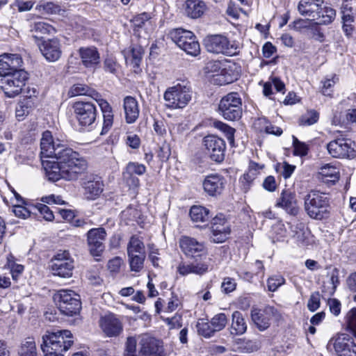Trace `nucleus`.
I'll return each instance as SVG.
<instances>
[{
  "instance_id": "6ab92c4d",
  "label": "nucleus",
  "mask_w": 356,
  "mask_h": 356,
  "mask_svg": "<svg viewBox=\"0 0 356 356\" xmlns=\"http://www.w3.org/2000/svg\"><path fill=\"white\" fill-rule=\"evenodd\" d=\"M99 326L103 333L108 337H116L123 330V325L118 316L108 314L99 319Z\"/></svg>"
},
{
  "instance_id": "3c124183",
  "label": "nucleus",
  "mask_w": 356,
  "mask_h": 356,
  "mask_svg": "<svg viewBox=\"0 0 356 356\" xmlns=\"http://www.w3.org/2000/svg\"><path fill=\"white\" fill-rule=\"evenodd\" d=\"M213 126L216 129L224 132L229 140H234L235 129L220 121L213 122Z\"/></svg>"
},
{
  "instance_id": "9b49d317",
  "label": "nucleus",
  "mask_w": 356,
  "mask_h": 356,
  "mask_svg": "<svg viewBox=\"0 0 356 356\" xmlns=\"http://www.w3.org/2000/svg\"><path fill=\"white\" fill-rule=\"evenodd\" d=\"M329 351L338 356H356V344L348 334H340L332 338L327 344Z\"/></svg>"
},
{
  "instance_id": "69168bd1",
  "label": "nucleus",
  "mask_w": 356,
  "mask_h": 356,
  "mask_svg": "<svg viewBox=\"0 0 356 356\" xmlns=\"http://www.w3.org/2000/svg\"><path fill=\"white\" fill-rule=\"evenodd\" d=\"M181 302L177 296L172 293L171 298H169L168 306L165 308L166 312H172L175 311L180 305Z\"/></svg>"
},
{
  "instance_id": "052dcab7",
  "label": "nucleus",
  "mask_w": 356,
  "mask_h": 356,
  "mask_svg": "<svg viewBox=\"0 0 356 356\" xmlns=\"http://www.w3.org/2000/svg\"><path fill=\"white\" fill-rule=\"evenodd\" d=\"M123 264L122 259L120 257H115L110 259L108 262V269L111 273H118Z\"/></svg>"
},
{
  "instance_id": "4d7b16f0",
  "label": "nucleus",
  "mask_w": 356,
  "mask_h": 356,
  "mask_svg": "<svg viewBox=\"0 0 356 356\" xmlns=\"http://www.w3.org/2000/svg\"><path fill=\"white\" fill-rule=\"evenodd\" d=\"M320 307V294L318 292L314 293L311 295L308 302L307 308L311 312H315Z\"/></svg>"
},
{
  "instance_id": "f257e3e1",
  "label": "nucleus",
  "mask_w": 356,
  "mask_h": 356,
  "mask_svg": "<svg viewBox=\"0 0 356 356\" xmlns=\"http://www.w3.org/2000/svg\"><path fill=\"white\" fill-rule=\"evenodd\" d=\"M40 149L42 166L49 181L76 180L87 169L86 161L60 140L55 141L49 131L42 134Z\"/></svg>"
},
{
  "instance_id": "7c9ffc66",
  "label": "nucleus",
  "mask_w": 356,
  "mask_h": 356,
  "mask_svg": "<svg viewBox=\"0 0 356 356\" xmlns=\"http://www.w3.org/2000/svg\"><path fill=\"white\" fill-rule=\"evenodd\" d=\"M97 102L102 110L104 118L103 127L101 134H105L111 129L113 124L112 108L107 101L101 97L97 101Z\"/></svg>"
},
{
  "instance_id": "8fccbe9b",
  "label": "nucleus",
  "mask_w": 356,
  "mask_h": 356,
  "mask_svg": "<svg viewBox=\"0 0 356 356\" xmlns=\"http://www.w3.org/2000/svg\"><path fill=\"white\" fill-rule=\"evenodd\" d=\"M143 54V49L140 46H134L131 49V64L134 67H138Z\"/></svg>"
},
{
  "instance_id": "e2e57ef3",
  "label": "nucleus",
  "mask_w": 356,
  "mask_h": 356,
  "mask_svg": "<svg viewBox=\"0 0 356 356\" xmlns=\"http://www.w3.org/2000/svg\"><path fill=\"white\" fill-rule=\"evenodd\" d=\"M263 187L269 192H273L277 188V184L273 176H268L264 181Z\"/></svg>"
},
{
  "instance_id": "de8ad7c7",
  "label": "nucleus",
  "mask_w": 356,
  "mask_h": 356,
  "mask_svg": "<svg viewBox=\"0 0 356 356\" xmlns=\"http://www.w3.org/2000/svg\"><path fill=\"white\" fill-rule=\"evenodd\" d=\"M293 154L296 156H304L308 153V146L305 143L300 141L296 136H293Z\"/></svg>"
},
{
  "instance_id": "aec40b11",
  "label": "nucleus",
  "mask_w": 356,
  "mask_h": 356,
  "mask_svg": "<svg viewBox=\"0 0 356 356\" xmlns=\"http://www.w3.org/2000/svg\"><path fill=\"white\" fill-rule=\"evenodd\" d=\"M38 47L42 56L49 62L58 60L62 55V45L58 38L43 40Z\"/></svg>"
},
{
  "instance_id": "c85d7f7f",
  "label": "nucleus",
  "mask_w": 356,
  "mask_h": 356,
  "mask_svg": "<svg viewBox=\"0 0 356 356\" xmlns=\"http://www.w3.org/2000/svg\"><path fill=\"white\" fill-rule=\"evenodd\" d=\"M321 6H323V0H300L298 10L300 15L310 17L312 21L314 17L318 16L317 12Z\"/></svg>"
},
{
  "instance_id": "e433bc0d",
  "label": "nucleus",
  "mask_w": 356,
  "mask_h": 356,
  "mask_svg": "<svg viewBox=\"0 0 356 356\" xmlns=\"http://www.w3.org/2000/svg\"><path fill=\"white\" fill-rule=\"evenodd\" d=\"M31 31L36 33L33 37L40 38L42 35L50 34L55 31L54 28L43 21L34 22L31 25Z\"/></svg>"
},
{
  "instance_id": "f8f14e48",
  "label": "nucleus",
  "mask_w": 356,
  "mask_h": 356,
  "mask_svg": "<svg viewBox=\"0 0 356 356\" xmlns=\"http://www.w3.org/2000/svg\"><path fill=\"white\" fill-rule=\"evenodd\" d=\"M75 118L81 127L91 126L97 118L96 106L90 102L79 101L73 104Z\"/></svg>"
},
{
  "instance_id": "58836bf2",
  "label": "nucleus",
  "mask_w": 356,
  "mask_h": 356,
  "mask_svg": "<svg viewBox=\"0 0 356 356\" xmlns=\"http://www.w3.org/2000/svg\"><path fill=\"white\" fill-rule=\"evenodd\" d=\"M212 236H211L214 243L224 242L230 233V227H219L215 225L211 227Z\"/></svg>"
},
{
  "instance_id": "4468645a",
  "label": "nucleus",
  "mask_w": 356,
  "mask_h": 356,
  "mask_svg": "<svg viewBox=\"0 0 356 356\" xmlns=\"http://www.w3.org/2000/svg\"><path fill=\"white\" fill-rule=\"evenodd\" d=\"M51 270L53 274L67 278L72 275L74 260L68 251L58 252L51 260Z\"/></svg>"
},
{
  "instance_id": "1a4fd4ad",
  "label": "nucleus",
  "mask_w": 356,
  "mask_h": 356,
  "mask_svg": "<svg viewBox=\"0 0 356 356\" xmlns=\"http://www.w3.org/2000/svg\"><path fill=\"white\" fill-rule=\"evenodd\" d=\"M27 78L25 71L21 69L14 71L1 79V88L6 97H14L21 92Z\"/></svg>"
},
{
  "instance_id": "774afa93",
  "label": "nucleus",
  "mask_w": 356,
  "mask_h": 356,
  "mask_svg": "<svg viewBox=\"0 0 356 356\" xmlns=\"http://www.w3.org/2000/svg\"><path fill=\"white\" fill-rule=\"evenodd\" d=\"M123 178L130 188H136L139 185V179L133 175H127L126 172L122 173Z\"/></svg>"
},
{
  "instance_id": "39448f33",
  "label": "nucleus",
  "mask_w": 356,
  "mask_h": 356,
  "mask_svg": "<svg viewBox=\"0 0 356 356\" xmlns=\"http://www.w3.org/2000/svg\"><path fill=\"white\" fill-rule=\"evenodd\" d=\"M166 106L170 108H183L191 100L192 90L190 86L178 83L168 88L163 95Z\"/></svg>"
},
{
  "instance_id": "a18cd8bd",
  "label": "nucleus",
  "mask_w": 356,
  "mask_h": 356,
  "mask_svg": "<svg viewBox=\"0 0 356 356\" xmlns=\"http://www.w3.org/2000/svg\"><path fill=\"white\" fill-rule=\"evenodd\" d=\"M347 330L356 337V308L351 309L346 314Z\"/></svg>"
},
{
  "instance_id": "09e8293b",
  "label": "nucleus",
  "mask_w": 356,
  "mask_h": 356,
  "mask_svg": "<svg viewBox=\"0 0 356 356\" xmlns=\"http://www.w3.org/2000/svg\"><path fill=\"white\" fill-rule=\"evenodd\" d=\"M319 173L323 177L331 178L330 181H334L338 179L339 172L337 169L330 164H326L321 167Z\"/></svg>"
},
{
  "instance_id": "49530a36",
  "label": "nucleus",
  "mask_w": 356,
  "mask_h": 356,
  "mask_svg": "<svg viewBox=\"0 0 356 356\" xmlns=\"http://www.w3.org/2000/svg\"><path fill=\"white\" fill-rule=\"evenodd\" d=\"M146 171V167L140 163L136 162H129L124 170V172H126L127 175H142Z\"/></svg>"
},
{
  "instance_id": "ea45409f",
  "label": "nucleus",
  "mask_w": 356,
  "mask_h": 356,
  "mask_svg": "<svg viewBox=\"0 0 356 356\" xmlns=\"http://www.w3.org/2000/svg\"><path fill=\"white\" fill-rule=\"evenodd\" d=\"M319 119V113L315 110H308L304 115H302L300 120L299 123L302 126H311L318 122Z\"/></svg>"
},
{
  "instance_id": "864d4df0",
  "label": "nucleus",
  "mask_w": 356,
  "mask_h": 356,
  "mask_svg": "<svg viewBox=\"0 0 356 356\" xmlns=\"http://www.w3.org/2000/svg\"><path fill=\"white\" fill-rule=\"evenodd\" d=\"M284 282L285 279L281 275L271 277L267 281L268 289L270 291L274 292Z\"/></svg>"
},
{
  "instance_id": "cd10ccee",
  "label": "nucleus",
  "mask_w": 356,
  "mask_h": 356,
  "mask_svg": "<svg viewBox=\"0 0 356 356\" xmlns=\"http://www.w3.org/2000/svg\"><path fill=\"white\" fill-rule=\"evenodd\" d=\"M189 215L191 220L200 227H205L212 216L209 209L200 205L191 207Z\"/></svg>"
},
{
  "instance_id": "473e14b6",
  "label": "nucleus",
  "mask_w": 356,
  "mask_h": 356,
  "mask_svg": "<svg viewBox=\"0 0 356 356\" xmlns=\"http://www.w3.org/2000/svg\"><path fill=\"white\" fill-rule=\"evenodd\" d=\"M206 4L202 0H186V13L193 18L200 17L206 10Z\"/></svg>"
},
{
  "instance_id": "2eb2a0df",
  "label": "nucleus",
  "mask_w": 356,
  "mask_h": 356,
  "mask_svg": "<svg viewBox=\"0 0 356 356\" xmlns=\"http://www.w3.org/2000/svg\"><path fill=\"white\" fill-rule=\"evenodd\" d=\"M203 145L207 154L212 161L220 163L225 159L226 143L222 138L217 136L209 135L204 138Z\"/></svg>"
},
{
  "instance_id": "ddd939ff",
  "label": "nucleus",
  "mask_w": 356,
  "mask_h": 356,
  "mask_svg": "<svg viewBox=\"0 0 356 356\" xmlns=\"http://www.w3.org/2000/svg\"><path fill=\"white\" fill-rule=\"evenodd\" d=\"M138 355L141 356H166L163 343L155 337L148 334H143L138 337Z\"/></svg>"
},
{
  "instance_id": "b1692460",
  "label": "nucleus",
  "mask_w": 356,
  "mask_h": 356,
  "mask_svg": "<svg viewBox=\"0 0 356 356\" xmlns=\"http://www.w3.org/2000/svg\"><path fill=\"white\" fill-rule=\"evenodd\" d=\"M210 260V259H208V261H203L202 262L195 261L193 263L181 261L177 266V270L182 276H186L191 273L202 275L209 271Z\"/></svg>"
},
{
  "instance_id": "9d476101",
  "label": "nucleus",
  "mask_w": 356,
  "mask_h": 356,
  "mask_svg": "<svg viewBox=\"0 0 356 356\" xmlns=\"http://www.w3.org/2000/svg\"><path fill=\"white\" fill-rule=\"evenodd\" d=\"M330 155L337 159H353L356 157V145L348 138H339L327 145Z\"/></svg>"
},
{
  "instance_id": "bf43d9fd",
  "label": "nucleus",
  "mask_w": 356,
  "mask_h": 356,
  "mask_svg": "<svg viewBox=\"0 0 356 356\" xmlns=\"http://www.w3.org/2000/svg\"><path fill=\"white\" fill-rule=\"evenodd\" d=\"M41 215H42L44 219L47 221H51L54 218L53 211L45 204H40L36 207Z\"/></svg>"
},
{
  "instance_id": "5fc2aeb1",
  "label": "nucleus",
  "mask_w": 356,
  "mask_h": 356,
  "mask_svg": "<svg viewBox=\"0 0 356 356\" xmlns=\"http://www.w3.org/2000/svg\"><path fill=\"white\" fill-rule=\"evenodd\" d=\"M337 81L338 78L336 75H334L332 79H327L324 81H322V93L324 95L330 96L333 91L334 85Z\"/></svg>"
},
{
  "instance_id": "6e6d98bb",
  "label": "nucleus",
  "mask_w": 356,
  "mask_h": 356,
  "mask_svg": "<svg viewBox=\"0 0 356 356\" xmlns=\"http://www.w3.org/2000/svg\"><path fill=\"white\" fill-rule=\"evenodd\" d=\"M118 65L116 59L113 57L108 56L104 60V69L106 72L111 74H115L117 72Z\"/></svg>"
},
{
  "instance_id": "7ed1b4c3",
  "label": "nucleus",
  "mask_w": 356,
  "mask_h": 356,
  "mask_svg": "<svg viewBox=\"0 0 356 356\" xmlns=\"http://www.w3.org/2000/svg\"><path fill=\"white\" fill-rule=\"evenodd\" d=\"M304 200L305 209L310 218L321 220L327 216L330 204L326 194L318 191H311Z\"/></svg>"
},
{
  "instance_id": "f704fd0d",
  "label": "nucleus",
  "mask_w": 356,
  "mask_h": 356,
  "mask_svg": "<svg viewBox=\"0 0 356 356\" xmlns=\"http://www.w3.org/2000/svg\"><path fill=\"white\" fill-rule=\"evenodd\" d=\"M127 255L145 254V245L142 240L137 236H132L127 244Z\"/></svg>"
},
{
  "instance_id": "423d86ee",
  "label": "nucleus",
  "mask_w": 356,
  "mask_h": 356,
  "mask_svg": "<svg viewBox=\"0 0 356 356\" xmlns=\"http://www.w3.org/2000/svg\"><path fill=\"white\" fill-rule=\"evenodd\" d=\"M218 112L224 119L234 121L242 116V100L238 93L229 92L220 99Z\"/></svg>"
},
{
  "instance_id": "0e129e2a",
  "label": "nucleus",
  "mask_w": 356,
  "mask_h": 356,
  "mask_svg": "<svg viewBox=\"0 0 356 356\" xmlns=\"http://www.w3.org/2000/svg\"><path fill=\"white\" fill-rule=\"evenodd\" d=\"M327 305L330 307L331 313H332L334 316H338L340 314L341 303L338 300L335 298L329 299Z\"/></svg>"
},
{
  "instance_id": "338daca9",
  "label": "nucleus",
  "mask_w": 356,
  "mask_h": 356,
  "mask_svg": "<svg viewBox=\"0 0 356 356\" xmlns=\"http://www.w3.org/2000/svg\"><path fill=\"white\" fill-rule=\"evenodd\" d=\"M13 212L19 218H26L30 216V211L26 207L21 205L14 206Z\"/></svg>"
},
{
  "instance_id": "2f4dec72",
  "label": "nucleus",
  "mask_w": 356,
  "mask_h": 356,
  "mask_svg": "<svg viewBox=\"0 0 356 356\" xmlns=\"http://www.w3.org/2000/svg\"><path fill=\"white\" fill-rule=\"evenodd\" d=\"M317 17H314L312 21H316V24L327 25L330 24L336 16L335 10L327 6V3L323 1V6H321V8L318 10Z\"/></svg>"
},
{
  "instance_id": "a211bd4d",
  "label": "nucleus",
  "mask_w": 356,
  "mask_h": 356,
  "mask_svg": "<svg viewBox=\"0 0 356 356\" xmlns=\"http://www.w3.org/2000/svg\"><path fill=\"white\" fill-rule=\"evenodd\" d=\"M204 71L213 76H218L216 81H218V83L220 85L229 84L237 79V75H231L229 69L222 68V64L219 60L208 62Z\"/></svg>"
},
{
  "instance_id": "6e6552de",
  "label": "nucleus",
  "mask_w": 356,
  "mask_h": 356,
  "mask_svg": "<svg viewBox=\"0 0 356 356\" xmlns=\"http://www.w3.org/2000/svg\"><path fill=\"white\" fill-rule=\"evenodd\" d=\"M205 47L208 51L214 54H223L228 56L238 54L240 46L235 42L231 43L228 39L221 35H214L205 40Z\"/></svg>"
},
{
  "instance_id": "72a5a7b5",
  "label": "nucleus",
  "mask_w": 356,
  "mask_h": 356,
  "mask_svg": "<svg viewBox=\"0 0 356 356\" xmlns=\"http://www.w3.org/2000/svg\"><path fill=\"white\" fill-rule=\"evenodd\" d=\"M68 94L70 97L87 95L92 97L96 102L101 97V95L95 90L80 83L74 84L70 89Z\"/></svg>"
},
{
  "instance_id": "79ce46f5",
  "label": "nucleus",
  "mask_w": 356,
  "mask_h": 356,
  "mask_svg": "<svg viewBox=\"0 0 356 356\" xmlns=\"http://www.w3.org/2000/svg\"><path fill=\"white\" fill-rule=\"evenodd\" d=\"M145 257L146 254L128 256L131 270L139 272L143 268Z\"/></svg>"
},
{
  "instance_id": "f3484780",
  "label": "nucleus",
  "mask_w": 356,
  "mask_h": 356,
  "mask_svg": "<svg viewBox=\"0 0 356 356\" xmlns=\"http://www.w3.org/2000/svg\"><path fill=\"white\" fill-rule=\"evenodd\" d=\"M106 235V232L103 227L92 228L88 230L87 242L90 252L92 256H99L104 251Z\"/></svg>"
},
{
  "instance_id": "5701e85b",
  "label": "nucleus",
  "mask_w": 356,
  "mask_h": 356,
  "mask_svg": "<svg viewBox=\"0 0 356 356\" xmlns=\"http://www.w3.org/2000/svg\"><path fill=\"white\" fill-rule=\"evenodd\" d=\"M179 244L181 251L188 257H200L205 250L202 243L189 236H182L179 239Z\"/></svg>"
},
{
  "instance_id": "37998d69",
  "label": "nucleus",
  "mask_w": 356,
  "mask_h": 356,
  "mask_svg": "<svg viewBox=\"0 0 356 356\" xmlns=\"http://www.w3.org/2000/svg\"><path fill=\"white\" fill-rule=\"evenodd\" d=\"M138 340L134 337H129L125 343L124 356H138L137 351Z\"/></svg>"
},
{
  "instance_id": "393cba45",
  "label": "nucleus",
  "mask_w": 356,
  "mask_h": 356,
  "mask_svg": "<svg viewBox=\"0 0 356 356\" xmlns=\"http://www.w3.org/2000/svg\"><path fill=\"white\" fill-rule=\"evenodd\" d=\"M275 207H281L292 216H296L299 212L296 195L289 190H284L277 200Z\"/></svg>"
},
{
  "instance_id": "a878e982",
  "label": "nucleus",
  "mask_w": 356,
  "mask_h": 356,
  "mask_svg": "<svg viewBox=\"0 0 356 356\" xmlns=\"http://www.w3.org/2000/svg\"><path fill=\"white\" fill-rule=\"evenodd\" d=\"M83 195L88 200H95L104 190V184L100 177H89L83 182Z\"/></svg>"
},
{
  "instance_id": "c9c22d12",
  "label": "nucleus",
  "mask_w": 356,
  "mask_h": 356,
  "mask_svg": "<svg viewBox=\"0 0 356 356\" xmlns=\"http://www.w3.org/2000/svg\"><path fill=\"white\" fill-rule=\"evenodd\" d=\"M247 329V325L241 312L236 311L232 314V334H242Z\"/></svg>"
},
{
  "instance_id": "20e7f679",
  "label": "nucleus",
  "mask_w": 356,
  "mask_h": 356,
  "mask_svg": "<svg viewBox=\"0 0 356 356\" xmlns=\"http://www.w3.org/2000/svg\"><path fill=\"white\" fill-rule=\"evenodd\" d=\"M54 300L59 311L66 316H72L81 308L79 296L72 290H59L54 294Z\"/></svg>"
},
{
  "instance_id": "0eeeda50",
  "label": "nucleus",
  "mask_w": 356,
  "mask_h": 356,
  "mask_svg": "<svg viewBox=\"0 0 356 356\" xmlns=\"http://www.w3.org/2000/svg\"><path fill=\"white\" fill-rule=\"evenodd\" d=\"M172 40L186 54L196 56L200 52V47L193 32L183 29H175L169 34Z\"/></svg>"
},
{
  "instance_id": "c756f323",
  "label": "nucleus",
  "mask_w": 356,
  "mask_h": 356,
  "mask_svg": "<svg viewBox=\"0 0 356 356\" xmlns=\"http://www.w3.org/2000/svg\"><path fill=\"white\" fill-rule=\"evenodd\" d=\"M123 106L126 122L128 124L135 122L139 116V107L137 100L133 97L127 96L124 99Z\"/></svg>"
},
{
  "instance_id": "f03ea898",
  "label": "nucleus",
  "mask_w": 356,
  "mask_h": 356,
  "mask_svg": "<svg viewBox=\"0 0 356 356\" xmlns=\"http://www.w3.org/2000/svg\"><path fill=\"white\" fill-rule=\"evenodd\" d=\"M74 340L68 330H58L55 332L47 331L42 336L41 349L44 356H64L73 345Z\"/></svg>"
},
{
  "instance_id": "bb28decb",
  "label": "nucleus",
  "mask_w": 356,
  "mask_h": 356,
  "mask_svg": "<svg viewBox=\"0 0 356 356\" xmlns=\"http://www.w3.org/2000/svg\"><path fill=\"white\" fill-rule=\"evenodd\" d=\"M79 55L82 64L87 68L95 69L100 63V56L95 47H81Z\"/></svg>"
},
{
  "instance_id": "412c9836",
  "label": "nucleus",
  "mask_w": 356,
  "mask_h": 356,
  "mask_svg": "<svg viewBox=\"0 0 356 356\" xmlns=\"http://www.w3.org/2000/svg\"><path fill=\"white\" fill-rule=\"evenodd\" d=\"M226 180L219 174H210L205 177L202 185L204 191L210 196L220 195L225 187Z\"/></svg>"
},
{
  "instance_id": "680f3d73",
  "label": "nucleus",
  "mask_w": 356,
  "mask_h": 356,
  "mask_svg": "<svg viewBox=\"0 0 356 356\" xmlns=\"http://www.w3.org/2000/svg\"><path fill=\"white\" fill-rule=\"evenodd\" d=\"M215 225L219 227H230L225 215L222 213H219L212 218L211 227H215Z\"/></svg>"
},
{
  "instance_id": "dca6fc26",
  "label": "nucleus",
  "mask_w": 356,
  "mask_h": 356,
  "mask_svg": "<svg viewBox=\"0 0 356 356\" xmlns=\"http://www.w3.org/2000/svg\"><path fill=\"white\" fill-rule=\"evenodd\" d=\"M251 318L260 330H264L270 326L271 320L279 321L281 314L274 307L268 305L263 309H252Z\"/></svg>"
},
{
  "instance_id": "4c0bfd02",
  "label": "nucleus",
  "mask_w": 356,
  "mask_h": 356,
  "mask_svg": "<svg viewBox=\"0 0 356 356\" xmlns=\"http://www.w3.org/2000/svg\"><path fill=\"white\" fill-rule=\"evenodd\" d=\"M20 356H38L35 342L33 338H27L22 343L19 350Z\"/></svg>"
},
{
  "instance_id": "c03bdc74",
  "label": "nucleus",
  "mask_w": 356,
  "mask_h": 356,
  "mask_svg": "<svg viewBox=\"0 0 356 356\" xmlns=\"http://www.w3.org/2000/svg\"><path fill=\"white\" fill-rule=\"evenodd\" d=\"M196 327L198 334L206 338L211 337L216 332V331L212 329L211 322L209 323L201 321L197 323Z\"/></svg>"
},
{
  "instance_id": "4be33fe9",
  "label": "nucleus",
  "mask_w": 356,
  "mask_h": 356,
  "mask_svg": "<svg viewBox=\"0 0 356 356\" xmlns=\"http://www.w3.org/2000/svg\"><path fill=\"white\" fill-rule=\"evenodd\" d=\"M23 60L20 55L3 54L0 56V76H5L22 67Z\"/></svg>"
},
{
  "instance_id": "13d9d810",
  "label": "nucleus",
  "mask_w": 356,
  "mask_h": 356,
  "mask_svg": "<svg viewBox=\"0 0 356 356\" xmlns=\"http://www.w3.org/2000/svg\"><path fill=\"white\" fill-rule=\"evenodd\" d=\"M236 283L234 280L231 277H225L221 284L222 291L225 293H229L236 289Z\"/></svg>"
},
{
  "instance_id": "603ef678",
  "label": "nucleus",
  "mask_w": 356,
  "mask_h": 356,
  "mask_svg": "<svg viewBox=\"0 0 356 356\" xmlns=\"http://www.w3.org/2000/svg\"><path fill=\"white\" fill-rule=\"evenodd\" d=\"M40 10H43L47 14H57L61 10L60 6L52 1L44 2L40 4Z\"/></svg>"
},
{
  "instance_id": "a19ab883",
  "label": "nucleus",
  "mask_w": 356,
  "mask_h": 356,
  "mask_svg": "<svg viewBox=\"0 0 356 356\" xmlns=\"http://www.w3.org/2000/svg\"><path fill=\"white\" fill-rule=\"evenodd\" d=\"M227 323V318L223 313L215 315L211 320L212 329L216 332L223 330Z\"/></svg>"
}]
</instances>
